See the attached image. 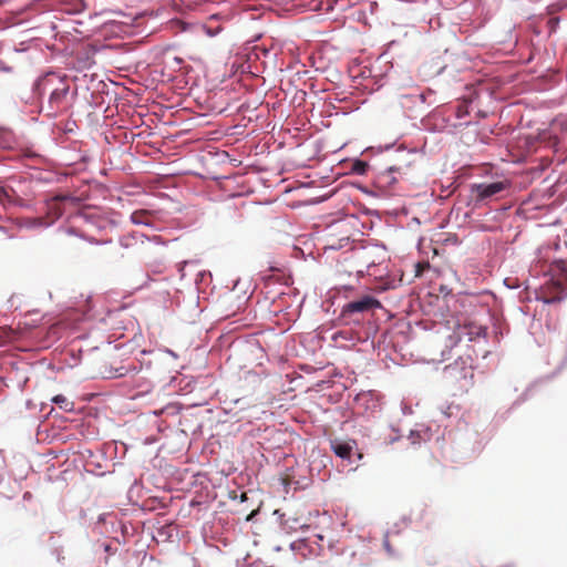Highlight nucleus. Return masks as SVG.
Masks as SVG:
<instances>
[{"label":"nucleus","mask_w":567,"mask_h":567,"mask_svg":"<svg viewBox=\"0 0 567 567\" xmlns=\"http://www.w3.org/2000/svg\"><path fill=\"white\" fill-rule=\"evenodd\" d=\"M368 169H369V164L367 162H364V161L357 159L352 164V172L358 174V175L367 174Z\"/></svg>","instance_id":"12"},{"label":"nucleus","mask_w":567,"mask_h":567,"mask_svg":"<svg viewBox=\"0 0 567 567\" xmlns=\"http://www.w3.org/2000/svg\"><path fill=\"white\" fill-rule=\"evenodd\" d=\"M147 218V213L144 210H136L131 215V220L134 224H144L146 223L145 219Z\"/></svg>","instance_id":"13"},{"label":"nucleus","mask_w":567,"mask_h":567,"mask_svg":"<svg viewBox=\"0 0 567 567\" xmlns=\"http://www.w3.org/2000/svg\"><path fill=\"white\" fill-rule=\"evenodd\" d=\"M24 225L28 226V227H42V226H48L49 223L45 221L44 218L39 217V218H28V219H25Z\"/></svg>","instance_id":"14"},{"label":"nucleus","mask_w":567,"mask_h":567,"mask_svg":"<svg viewBox=\"0 0 567 567\" xmlns=\"http://www.w3.org/2000/svg\"><path fill=\"white\" fill-rule=\"evenodd\" d=\"M398 171H399L398 167L391 166V167L388 168L386 172L382 173L381 178H384L388 182H391V174H393V173H395Z\"/></svg>","instance_id":"16"},{"label":"nucleus","mask_w":567,"mask_h":567,"mask_svg":"<svg viewBox=\"0 0 567 567\" xmlns=\"http://www.w3.org/2000/svg\"><path fill=\"white\" fill-rule=\"evenodd\" d=\"M203 29L208 37H215L217 34H219L223 30V27L219 23V17L218 16L209 17L208 20L203 25Z\"/></svg>","instance_id":"10"},{"label":"nucleus","mask_w":567,"mask_h":567,"mask_svg":"<svg viewBox=\"0 0 567 567\" xmlns=\"http://www.w3.org/2000/svg\"><path fill=\"white\" fill-rule=\"evenodd\" d=\"M560 266L563 278L557 280L550 279L544 287L543 293L545 302L547 303L560 301L565 295V284L567 282V265L565 262H560Z\"/></svg>","instance_id":"3"},{"label":"nucleus","mask_w":567,"mask_h":567,"mask_svg":"<svg viewBox=\"0 0 567 567\" xmlns=\"http://www.w3.org/2000/svg\"><path fill=\"white\" fill-rule=\"evenodd\" d=\"M354 445V441H341L339 439L330 441V446L332 451L337 456L341 457L342 460H350Z\"/></svg>","instance_id":"8"},{"label":"nucleus","mask_w":567,"mask_h":567,"mask_svg":"<svg viewBox=\"0 0 567 567\" xmlns=\"http://www.w3.org/2000/svg\"><path fill=\"white\" fill-rule=\"evenodd\" d=\"M68 198H69V196H66V195H59V196L53 197L48 203V213L51 216V218L58 219L59 217L62 216L63 210L61 208V203Z\"/></svg>","instance_id":"9"},{"label":"nucleus","mask_w":567,"mask_h":567,"mask_svg":"<svg viewBox=\"0 0 567 567\" xmlns=\"http://www.w3.org/2000/svg\"><path fill=\"white\" fill-rule=\"evenodd\" d=\"M384 546H385V548L390 551V544H389V542H388V540H384Z\"/></svg>","instance_id":"19"},{"label":"nucleus","mask_w":567,"mask_h":567,"mask_svg":"<svg viewBox=\"0 0 567 567\" xmlns=\"http://www.w3.org/2000/svg\"><path fill=\"white\" fill-rule=\"evenodd\" d=\"M83 240L100 244L101 240H93L85 234H79L73 228L66 229L59 238L60 247L65 251H76L81 248Z\"/></svg>","instance_id":"4"},{"label":"nucleus","mask_w":567,"mask_h":567,"mask_svg":"<svg viewBox=\"0 0 567 567\" xmlns=\"http://www.w3.org/2000/svg\"><path fill=\"white\" fill-rule=\"evenodd\" d=\"M430 268V264L427 261L424 262H417L415 265V276L420 277L423 275V272Z\"/></svg>","instance_id":"15"},{"label":"nucleus","mask_w":567,"mask_h":567,"mask_svg":"<svg viewBox=\"0 0 567 567\" xmlns=\"http://www.w3.org/2000/svg\"><path fill=\"white\" fill-rule=\"evenodd\" d=\"M288 523H289V520H288V519H285V520L282 522V526H284V528H286V529H296V527H295V526H290V525H288Z\"/></svg>","instance_id":"17"},{"label":"nucleus","mask_w":567,"mask_h":567,"mask_svg":"<svg viewBox=\"0 0 567 567\" xmlns=\"http://www.w3.org/2000/svg\"><path fill=\"white\" fill-rule=\"evenodd\" d=\"M69 93V85L61 83L60 86L55 87L49 97V109L52 114L58 113L64 107L66 95Z\"/></svg>","instance_id":"5"},{"label":"nucleus","mask_w":567,"mask_h":567,"mask_svg":"<svg viewBox=\"0 0 567 567\" xmlns=\"http://www.w3.org/2000/svg\"><path fill=\"white\" fill-rule=\"evenodd\" d=\"M458 336H466L470 341L486 336V327L475 322H466L458 328Z\"/></svg>","instance_id":"7"},{"label":"nucleus","mask_w":567,"mask_h":567,"mask_svg":"<svg viewBox=\"0 0 567 567\" xmlns=\"http://www.w3.org/2000/svg\"><path fill=\"white\" fill-rule=\"evenodd\" d=\"M305 544V540H298V542H295L292 544V548L296 549V548H300L301 545Z\"/></svg>","instance_id":"18"},{"label":"nucleus","mask_w":567,"mask_h":567,"mask_svg":"<svg viewBox=\"0 0 567 567\" xmlns=\"http://www.w3.org/2000/svg\"><path fill=\"white\" fill-rule=\"evenodd\" d=\"M382 308L381 302L370 295H364L359 299L346 303L341 310V318L350 319L354 313H364Z\"/></svg>","instance_id":"1"},{"label":"nucleus","mask_w":567,"mask_h":567,"mask_svg":"<svg viewBox=\"0 0 567 567\" xmlns=\"http://www.w3.org/2000/svg\"><path fill=\"white\" fill-rule=\"evenodd\" d=\"M0 203L3 206H23V198L10 186H0Z\"/></svg>","instance_id":"6"},{"label":"nucleus","mask_w":567,"mask_h":567,"mask_svg":"<svg viewBox=\"0 0 567 567\" xmlns=\"http://www.w3.org/2000/svg\"><path fill=\"white\" fill-rule=\"evenodd\" d=\"M52 402H54L60 409H62L65 412H71L74 409V403L62 394L53 396Z\"/></svg>","instance_id":"11"},{"label":"nucleus","mask_w":567,"mask_h":567,"mask_svg":"<svg viewBox=\"0 0 567 567\" xmlns=\"http://www.w3.org/2000/svg\"><path fill=\"white\" fill-rule=\"evenodd\" d=\"M507 188L508 183L506 181L478 183L471 185V193L475 197L476 203H482L495 198L499 193Z\"/></svg>","instance_id":"2"}]
</instances>
